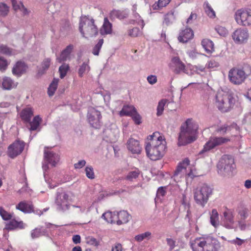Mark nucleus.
<instances>
[{"label": "nucleus", "instance_id": "obj_1", "mask_svg": "<svg viewBox=\"0 0 251 251\" xmlns=\"http://www.w3.org/2000/svg\"><path fill=\"white\" fill-rule=\"evenodd\" d=\"M166 142L158 132L149 136L146 141L145 150L147 156L152 160H159L165 153Z\"/></svg>", "mask_w": 251, "mask_h": 251}, {"label": "nucleus", "instance_id": "obj_2", "mask_svg": "<svg viewBox=\"0 0 251 251\" xmlns=\"http://www.w3.org/2000/svg\"><path fill=\"white\" fill-rule=\"evenodd\" d=\"M198 125L192 119H188L180 127L178 137V145H184L190 143L197 139Z\"/></svg>", "mask_w": 251, "mask_h": 251}, {"label": "nucleus", "instance_id": "obj_3", "mask_svg": "<svg viewBox=\"0 0 251 251\" xmlns=\"http://www.w3.org/2000/svg\"><path fill=\"white\" fill-rule=\"evenodd\" d=\"M193 251H218L220 248L219 242L210 236L197 237L190 242Z\"/></svg>", "mask_w": 251, "mask_h": 251}, {"label": "nucleus", "instance_id": "obj_4", "mask_svg": "<svg viewBox=\"0 0 251 251\" xmlns=\"http://www.w3.org/2000/svg\"><path fill=\"white\" fill-rule=\"evenodd\" d=\"M236 101V96L231 91L219 90L216 95L215 104L220 110L224 112L230 110Z\"/></svg>", "mask_w": 251, "mask_h": 251}, {"label": "nucleus", "instance_id": "obj_5", "mask_svg": "<svg viewBox=\"0 0 251 251\" xmlns=\"http://www.w3.org/2000/svg\"><path fill=\"white\" fill-rule=\"evenodd\" d=\"M235 168L234 159L229 155H224L217 164L218 174L225 177L232 176Z\"/></svg>", "mask_w": 251, "mask_h": 251}, {"label": "nucleus", "instance_id": "obj_6", "mask_svg": "<svg viewBox=\"0 0 251 251\" xmlns=\"http://www.w3.org/2000/svg\"><path fill=\"white\" fill-rule=\"evenodd\" d=\"M251 74V67L249 65H246L242 69L233 68L230 70L228 77L231 83L239 85L242 83Z\"/></svg>", "mask_w": 251, "mask_h": 251}, {"label": "nucleus", "instance_id": "obj_7", "mask_svg": "<svg viewBox=\"0 0 251 251\" xmlns=\"http://www.w3.org/2000/svg\"><path fill=\"white\" fill-rule=\"evenodd\" d=\"M79 30L82 36L85 38L96 35L98 30L94 24V20L86 16H81L79 20Z\"/></svg>", "mask_w": 251, "mask_h": 251}, {"label": "nucleus", "instance_id": "obj_8", "mask_svg": "<svg viewBox=\"0 0 251 251\" xmlns=\"http://www.w3.org/2000/svg\"><path fill=\"white\" fill-rule=\"evenodd\" d=\"M189 163V160L186 158L178 165L174 175L175 180L179 181V179L182 177L192 178L196 176L195 168Z\"/></svg>", "mask_w": 251, "mask_h": 251}, {"label": "nucleus", "instance_id": "obj_9", "mask_svg": "<svg viewBox=\"0 0 251 251\" xmlns=\"http://www.w3.org/2000/svg\"><path fill=\"white\" fill-rule=\"evenodd\" d=\"M212 189L206 184L197 188L194 191V199L196 203L203 207L212 194Z\"/></svg>", "mask_w": 251, "mask_h": 251}, {"label": "nucleus", "instance_id": "obj_10", "mask_svg": "<svg viewBox=\"0 0 251 251\" xmlns=\"http://www.w3.org/2000/svg\"><path fill=\"white\" fill-rule=\"evenodd\" d=\"M236 23L240 25L251 27V9H240L234 14Z\"/></svg>", "mask_w": 251, "mask_h": 251}, {"label": "nucleus", "instance_id": "obj_11", "mask_svg": "<svg viewBox=\"0 0 251 251\" xmlns=\"http://www.w3.org/2000/svg\"><path fill=\"white\" fill-rule=\"evenodd\" d=\"M168 67L175 74L179 75L182 72L188 75H191L192 73H189L188 70L186 69L184 63L177 56H172L170 61L168 63Z\"/></svg>", "mask_w": 251, "mask_h": 251}, {"label": "nucleus", "instance_id": "obj_12", "mask_svg": "<svg viewBox=\"0 0 251 251\" xmlns=\"http://www.w3.org/2000/svg\"><path fill=\"white\" fill-rule=\"evenodd\" d=\"M60 160L59 155L48 149H45L44 151V161L43 163L42 168L44 171L49 169V165L51 167H55L59 162Z\"/></svg>", "mask_w": 251, "mask_h": 251}, {"label": "nucleus", "instance_id": "obj_13", "mask_svg": "<svg viewBox=\"0 0 251 251\" xmlns=\"http://www.w3.org/2000/svg\"><path fill=\"white\" fill-rule=\"evenodd\" d=\"M229 139L223 137H210L208 141H207L203 146V149L200 152V153H203L208 151L214 149L217 146H220L229 141Z\"/></svg>", "mask_w": 251, "mask_h": 251}, {"label": "nucleus", "instance_id": "obj_14", "mask_svg": "<svg viewBox=\"0 0 251 251\" xmlns=\"http://www.w3.org/2000/svg\"><path fill=\"white\" fill-rule=\"evenodd\" d=\"M101 116L100 112L93 107L88 109L87 119L90 125L95 128H99L101 126Z\"/></svg>", "mask_w": 251, "mask_h": 251}, {"label": "nucleus", "instance_id": "obj_15", "mask_svg": "<svg viewBox=\"0 0 251 251\" xmlns=\"http://www.w3.org/2000/svg\"><path fill=\"white\" fill-rule=\"evenodd\" d=\"M69 195L64 191L57 193L55 203L58 210L64 211L69 209Z\"/></svg>", "mask_w": 251, "mask_h": 251}, {"label": "nucleus", "instance_id": "obj_16", "mask_svg": "<svg viewBox=\"0 0 251 251\" xmlns=\"http://www.w3.org/2000/svg\"><path fill=\"white\" fill-rule=\"evenodd\" d=\"M24 148L25 143L17 140L9 146L7 154L10 158H14L22 152Z\"/></svg>", "mask_w": 251, "mask_h": 251}, {"label": "nucleus", "instance_id": "obj_17", "mask_svg": "<svg viewBox=\"0 0 251 251\" xmlns=\"http://www.w3.org/2000/svg\"><path fill=\"white\" fill-rule=\"evenodd\" d=\"M232 37L237 44H244L247 42L249 37V33L247 29L239 28L232 33Z\"/></svg>", "mask_w": 251, "mask_h": 251}, {"label": "nucleus", "instance_id": "obj_18", "mask_svg": "<svg viewBox=\"0 0 251 251\" xmlns=\"http://www.w3.org/2000/svg\"><path fill=\"white\" fill-rule=\"evenodd\" d=\"M128 150L133 154H139L141 151V147L138 140L130 138L127 142Z\"/></svg>", "mask_w": 251, "mask_h": 251}, {"label": "nucleus", "instance_id": "obj_19", "mask_svg": "<svg viewBox=\"0 0 251 251\" xmlns=\"http://www.w3.org/2000/svg\"><path fill=\"white\" fill-rule=\"evenodd\" d=\"M193 36L194 34L192 30L190 28H186L181 30L178 39L180 42L186 43L192 39Z\"/></svg>", "mask_w": 251, "mask_h": 251}, {"label": "nucleus", "instance_id": "obj_20", "mask_svg": "<svg viewBox=\"0 0 251 251\" xmlns=\"http://www.w3.org/2000/svg\"><path fill=\"white\" fill-rule=\"evenodd\" d=\"M1 83L2 89L5 90H10L15 88L18 85L17 82L7 76H5L2 78Z\"/></svg>", "mask_w": 251, "mask_h": 251}, {"label": "nucleus", "instance_id": "obj_21", "mask_svg": "<svg viewBox=\"0 0 251 251\" xmlns=\"http://www.w3.org/2000/svg\"><path fill=\"white\" fill-rule=\"evenodd\" d=\"M224 226L229 229L233 228L234 227V214L233 212L230 211H225L224 213Z\"/></svg>", "mask_w": 251, "mask_h": 251}, {"label": "nucleus", "instance_id": "obj_22", "mask_svg": "<svg viewBox=\"0 0 251 251\" xmlns=\"http://www.w3.org/2000/svg\"><path fill=\"white\" fill-rule=\"evenodd\" d=\"M117 224L121 225L127 223L129 220V215L127 211L123 210L116 212Z\"/></svg>", "mask_w": 251, "mask_h": 251}, {"label": "nucleus", "instance_id": "obj_23", "mask_svg": "<svg viewBox=\"0 0 251 251\" xmlns=\"http://www.w3.org/2000/svg\"><path fill=\"white\" fill-rule=\"evenodd\" d=\"M26 69V66L22 61H18L12 69V73L14 75L20 76L24 74Z\"/></svg>", "mask_w": 251, "mask_h": 251}, {"label": "nucleus", "instance_id": "obj_24", "mask_svg": "<svg viewBox=\"0 0 251 251\" xmlns=\"http://www.w3.org/2000/svg\"><path fill=\"white\" fill-rule=\"evenodd\" d=\"M33 115V111L32 108L30 107H26L22 110L20 113V117L25 122L28 123L30 121Z\"/></svg>", "mask_w": 251, "mask_h": 251}, {"label": "nucleus", "instance_id": "obj_25", "mask_svg": "<svg viewBox=\"0 0 251 251\" xmlns=\"http://www.w3.org/2000/svg\"><path fill=\"white\" fill-rule=\"evenodd\" d=\"M74 46L72 45L68 46L61 52L59 57L57 58L58 62L61 63L62 61L67 60L70 56V54L72 51Z\"/></svg>", "mask_w": 251, "mask_h": 251}, {"label": "nucleus", "instance_id": "obj_26", "mask_svg": "<svg viewBox=\"0 0 251 251\" xmlns=\"http://www.w3.org/2000/svg\"><path fill=\"white\" fill-rule=\"evenodd\" d=\"M112 24L109 22L107 18L104 19L103 25L100 29V33L101 35L111 34L112 31Z\"/></svg>", "mask_w": 251, "mask_h": 251}, {"label": "nucleus", "instance_id": "obj_27", "mask_svg": "<svg viewBox=\"0 0 251 251\" xmlns=\"http://www.w3.org/2000/svg\"><path fill=\"white\" fill-rule=\"evenodd\" d=\"M16 208L24 213H30L33 211L32 204L25 201L20 202L16 206Z\"/></svg>", "mask_w": 251, "mask_h": 251}, {"label": "nucleus", "instance_id": "obj_28", "mask_svg": "<svg viewBox=\"0 0 251 251\" xmlns=\"http://www.w3.org/2000/svg\"><path fill=\"white\" fill-rule=\"evenodd\" d=\"M201 45L205 51L208 53H211L214 51V43L209 39H203L201 41Z\"/></svg>", "mask_w": 251, "mask_h": 251}, {"label": "nucleus", "instance_id": "obj_29", "mask_svg": "<svg viewBox=\"0 0 251 251\" xmlns=\"http://www.w3.org/2000/svg\"><path fill=\"white\" fill-rule=\"evenodd\" d=\"M239 130V126L236 124H232L229 126H227L226 125L220 127L217 130L218 131H219L222 133H226L228 131H231L232 130H235V134H237L238 133Z\"/></svg>", "mask_w": 251, "mask_h": 251}, {"label": "nucleus", "instance_id": "obj_30", "mask_svg": "<svg viewBox=\"0 0 251 251\" xmlns=\"http://www.w3.org/2000/svg\"><path fill=\"white\" fill-rule=\"evenodd\" d=\"M127 16L128 13L125 11L113 10L110 13V17L112 19L118 18L120 20H123L126 18Z\"/></svg>", "mask_w": 251, "mask_h": 251}, {"label": "nucleus", "instance_id": "obj_31", "mask_svg": "<svg viewBox=\"0 0 251 251\" xmlns=\"http://www.w3.org/2000/svg\"><path fill=\"white\" fill-rule=\"evenodd\" d=\"M135 108L132 105H125L120 111L119 115L121 116L131 115L136 111Z\"/></svg>", "mask_w": 251, "mask_h": 251}, {"label": "nucleus", "instance_id": "obj_32", "mask_svg": "<svg viewBox=\"0 0 251 251\" xmlns=\"http://www.w3.org/2000/svg\"><path fill=\"white\" fill-rule=\"evenodd\" d=\"M107 222L109 223H114L117 222L116 212L108 211L104 213L101 216Z\"/></svg>", "mask_w": 251, "mask_h": 251}, {"label": "nucleus", "instance_id": "obj_33", "mask_svg": "<svg viewBox=\"0 0 251 251\" xmlns=\"http://www.w3.org/2000/svg\"><path fill=\"white\" fill-rule=\"evenodd\" d=\"M210 223L215 227H217L219 225V214L216 209H212L210 214Z\"/></svg>", "mask_w": 251, "mask_h": 251}, {"label": "nucleus", "instance_id": "obj_34", "mask_svg": "<svg viewBox=\"0 0 251 251\" xmlns=\"http://www.w3.org/2000/svg\"><path fill=\"white\" fill-rule=\"evenodd\" d=\"M237 213L240 220H245L249 216L250 210L246 207L240 206L238 208Z\"/></svg>", "mask_w": 251, "mask_h": 251}, {"label": "nucleus", "instance_id": "obj_35", "mask_svg": "<svg viewBox=\"0 0 251 251\" xmlns=\"http://www.w3.org/2000/svg\"><path fill=\"white\" fill-rule=\"evenodd\" d=\"M23 222H18L16 220H11L9 224L6 225V228L7 229H14L16 228H23L24 227V225Z\"/></svg>", "mask_w": 251, "mask_h": 251}, {"label": "nucleus", "instance_id": "obj_36", "mask_svg": "<svg viewBox=\"0 0 251 251\" xmlns=\"http://www.w3.org/2000/svg\"><path fill=\"white\" fill-rule=\"evenodd\" d=\"M30 234L32 239H34L42 236H46L47 233L45 230H42L40 228H35L31 231Z\"/></svg>", "mask_w": 251, "mask_h": 251}, {"label": "nucleus", "instance_id": "obj_37", "mask_svg": "<svg viewBox=\"0 0 251 251\" xmlns=\"http://www.w3.org/2000/svg\"><path fill=\"white\" fill-rule=\"evenodd\" d=\"M58 81L59 79L54 78L51 83L50 84L48 88V94L50 96H52L54 94L58 86Z\"/></svg>", "mask_w": 251, "mask_h": 251}, {"label": "nucleus", "instance_id": "obj_38", "mask_svg": "<svg viewBox=\"0 0 251 251\" xmlns=\"http://www.w3.org/2000/svg\"><path fill=\"white\" fill-rule=\"evenodd\" d=\"M203 7L205 10V12L207 15V16L211 18H214L216 16V14L213 10V9L212 8L210 4L208 2H205L203 4Z\"/></svg>", "mask_w": 251, "mask_h": 251}, {"label": "nucleus", "instance_id": "obj_39", "mask_svg": "<svg viewBox=\"0 0 251 251\" xmlns=\"http://www.w3.org/2000/svg\"><path fill=\"white\" fill-rule=\"evenodd\" d=\"M41 118L39 117V116H35L32 122H30V127L29 128L30 130H35L38 129L41 122Z\"/></svg>", "mask_w": 251, "mask_h": 251}, {"label": "nucleus", "instance_id": "obj_40", "mask_svg": "<svg viewBox=\"0 0 251 251\" xmlns=\"http://www.w3.org/2000/svg\"><path fill=\"white\" fill-rule=\"evenodd\" d=\"M90 70V67L87 63H83L79 67L78 70V74L79 77H82L84 75L88 73Z\"/></svg>", "mask_w": 251, "mask_h": 251}, {"label": "nucleus", "instance_id": "obj_41", "mask_svg": "<svg viewBox=\"0 0 251 251\" xmlns=\"http://www.w3.org/2000/svg\"><path fill=\"white\" fill-rule=\"evenodd\" d=\"M171 0H158L152 5V8L154 10L160 9L167 6Z\"/></svg>", "mask_w": 251, "mask_h": 251}, {"label": "nucleus", "instance_id": "obj_42", "mask_svg": "<svg viewBox=\"0 0 251 251\" xmlns=\"http://www.w3.org/2000/svg\"><path fill=\"white\" fill-rule=\"evenodd\" d=\"M151 236V233L150 231H147L140 234H138L135 237V240L139 242H142L144 240H149Z\"/></svg>", "mask_w": 251, "mask_h": 251}, {"label": "nucleus", "instance_id": "obj_43", "mask_svg": "<svg viewBox=\"0 0 251 251\" xmlns=\"http://www.w3.org/2000/svg\"><path fill=\"white\" fill-rule=\"evenodd\" d=\"M168 102V100L166 99H162L160 100L158 102L157 107V113L156 115L158 116H161L163 112L164 107Z\"/></svg>", "mask_w": 251, "mask_h": 251}, {"label": "nucleus", "instance_id": "obj_44", "mask_svg": "<svg viewBox=\"0 0 251 251\" xmlns=\"http://www.w3.org/2000/svg\"><path fill=\"white\" fill-rule=\"evenodd\" d=\"M50 64V59L49 58L45 59L41 64V70L39 71L38 73L43 74L48 69Z\"/></svg>", "mask_w": 251, "mask_h": 251}, {"label": "nucleus", "instance_id": "obj_45", "mask_svg": "<svg viewBox=\"0 0 251 251\" xmlns=\"http://www.w3.org/2000/svg\"><path fill=\"white\" fill-rule=\"evenodd\" d=\"M85 172L86 176L90 179H93L95 177L94 169L91 166H87L85 169Z\"/></svg>", "mask_w": 251, "mask_h": 251}, {"label": "nucleus", "instance_id": "obj_46", "mask_svg": "<svg viewBox=\"0 0 251 251\" xmlns=\"http://www.w3.org/2000/svg\"><path fill=\"white\" fill-rule=\"evenodd\" d=\"M69 69V66L67 64H62L59 68V72L60 73V77L63 78L66 75L67 72Z\"/></svg>", "mask_w": 251, "mask_h": 251}, {"label": "nucleus", "instance_id": "obj_47", "mask_svg": "<svg viewBox=\"0 0 251 251\" xmlns=\"http://www.w3.org/2000/svg\"><path fill=\"white\" fill-rule=\"evenodd\" d=\"M86 241L87 244L91 246L98 247L100 245V241L92 236L86 237Z\"/></svg>", "mask_w": 251, "mask_h": 251}, {"label": "nucleus", "instance_id": "obj_48", "mask_svg": "<svg viewBox=\"0 0 251 251\" xmlns=\"http://www.w3.org/2000/svg\"><path fill=\"white\" fill-rule=\"evenodd\" d=\"M139 175V171L136 169L134 171L129 172L126 176V178L129 180H132L133 179L136 178Z\"/></svg>", "mask_w": 251, "mask_h": 251}, {"label": "nucleus", "instance_id": "obj_49", "mask_svg": "<svg viewBox=\"0 0 251 251\" xmlns=\"http://www.w3.org/2000/svg\"><path fill=\"white\" fill-rule=\"evenodd\" d=\"M103 39L99 40L98 43L95 45L93 49L92 53L95 55H98L99 53L100 50L101 46L103 44Z\"/></svg>", "mask_w": 251, "mask_h": 251}, {"label": "nucleus", "instance_id": "obj_50", "mask_svg": "<svg viewBox=\"0 0 251 251\" xmlns=\"http://www.w3.org/2000/svg\"><path fill=\"white\" fill-rule=\"evenodd\" d=\"M215 30L217 33L221 36L225 37L228 35V30L225 27L222 26H217Z\"/></svg>", "mask_w": 251, "mask_h": 251}, {"label": "nucleus", "instance_id": "obj_51", "mask_svg": "<svg viewBox=\"0 0 251 251\" xmlns=\"http://www.w3.org/2000/svg\"><path fill=\"white\" fill-rule=\"evenodd\" d=\"M73 206L77 208L78 210L76 211L79 213H82L89 211V205L86 203L81 204L79 206L73 205Z\"/></svg>", "mask_w": 251, "mask_h": 251}, {"label": "nucleus", "instance_id": "obj_52", "mask_svg": "<svg viewBox=\"0 0 251 251\" xmlns=\"http://www.w3.org/2000/svg\"><path fill=\"white\" fill-rule=\"evenodd\" d=\"M0 215L4 220H8L12 218V215L5 211L2 207H0Z\"/></svg>", "mask_w": 251, "mask_h": 251}, {"label": "nucleus", "instance_id": "obj_53", "mask_svg": "<svg viewBox=\"0 0 251 251\" xmlns=\"http://www.w3.org/2000/svg\"><path fill=\"white\" fill-rule=\"evenodd\" d=\"M132 120L136 125H140L142 123L141 117L136 110L131 115Z\"/></svg>", "mask_w": 251, "mask_h": 251}, {"label": "nucleus", "instance_id": "obj_54", "mask_svg": "<svg viewBox=\"0 0 251 251\" xmlns=\"http://www.w3.org/2000/svg\"><path fill=\"white\" fill-rule=\"evenodd\" d=\"M9 12V7L4 3H0V15L6 16Z\"/></svg>", "mask_w": 251, "mask_h": 251}, {"label": "nucleus", "instance_id": "obj_55", "mask_svg": "<svg viewBox=\"0 0 251 251\" xmlns=\"http://www.w3.org/2000/svg\"><path fill=\"white\" fill-rule=\"evenodd\" d=\"M0 53L6 55H11L12 54V51L6 46L1 45L0 46Z\"/></svg>", "mask_w": 251, "mask_h": 251}, {"label": "nucleus", "instance_id": "obj_56", "mask_svg": "<svg viewBox=\"0 0 251 251\" xmlns=\"http://www.w3.org/2000/svg\"><path fill=\"white\" fill-rule=\"evenodd\" d=\"M190 70L196 72V74H200L201 72H204L205 68L202 66H190Z\"/></svg>", "mask_w": 251, "mask_h": 251}, {"label": "nucleus", "instance_id": "obj_57", "mask_svg": "<svg viewBox=\"0 0 251 251\" xmlns=\"http://www.w3.org/2000/svg\"><path fill=\"white\" fill-rule=\"evenodd\" d=\"M219 64L218 62L215 60H209L206 65V66L209 69H214L219 66Z\"/></svg>", "mask_w": 251, "mask_h": 251}, {"label": "nucleus", "instance_id": "obj_58", "mask_svg": "<svg viewBox=\"0 0 251 251\" xmlns=\"http://www.w3.org/2000/svg\"><path fill=\"white\" fill-rule=\"evenodd\" d=\"M12 4V6L14 10H21V5H23L22 2L21 1L18 2L16 0H10Z\"/></svg>", "mask_w": 251, "mask_h": 251}, {"label": "nucleus", "instance_id": "obj_59", "mask_svg": "<svg viewBox=\"0 0 251 251\" xmlns=\"http://www.w3.org/2000/svg\"><path fill=\"white\" fill-rule=\"evenodd\" d=\"M141 33L139 29L137 27L133 28L128 31V35L132 37H137Z\"/></svg>", "mask_w": 251, "mask_h": 251}, {"label": "nucleus", "instance_id": "obj_60", "mask_svg": "<svg viewBox=\"0 0 251 251\" xmlns=\"http://www.w3.org/2000/svg\"><path fill=\"white\" fill-rule=\"evenodd\" d=\"M181 203L184 206L185 209L189 208L190 206L189 201L187 200L186 195L184 194H182V195Z\"/></svg>", "mask_w": 251, "mask_h": 251}, {"label": "nucleus", "instance_id": "obj_61", "mask_svg": "<svg viewBox=\"0 0 251 251\" xmlns=\"http://www.w3.org/2000/svg\"><path fill=\"white\" fill-rule=\"evenodd\" d=\"M8 63L3 58L0 57V70L3 71L6 70Z\"/></svg>", "mask_w": 251, "mask_h": 251}, {"label": "nucleus", "instance_id": "obj_62", "mask_svg": "<svg viewBox=\"0 0 251 251\" xmlns=\"http://www.w3.org/2000/svg\"><path fill=\"white\" fill-rule=\"evenodd\" d=\"M228 242L231 244L240 246L245 242V240L237 237L235 239L229 240Z\"/></svg>", "mask_w": 251, "mask_h": 251}, {"label": "nucleus", "instance_id": "obj_63", "mask_svg": "<svg viewBox=\"0 0 251 251\" xmlns=\"http://www.w3.org/2000/svg\"><path fill=\"white\" fill-rule=\"evenodd\" d=\"M149 83L151 85L154 84L157 82V78L155 75H150L147 78Z\"/></svg>", "mask_w": 251, "mask_h": 251}, {"label": "nucleus", "instance_id": "obj_64", "mask_svg": "<svg viewBox=\"0 0 251 251\" xmlns=\"http://www.w3.org/2000/svg\"><path fill=\"white\" fill-rule=\"evenodd\" d=\"M123 248L122 245L119 243H116L114 244L112 248L111 251H123Z\"/></svg>", "mask_w": 251, "mask_h": 251}]
</instances>
